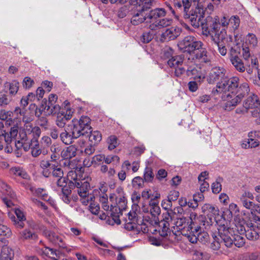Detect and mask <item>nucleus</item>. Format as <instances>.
<instances>
[{
  "instance_id": "9",
  "label": "nucleus",
  "mask_w": 260,
  "mask_h": 260,
  "mask_svg": "<svg viewBox=\"0 0 260 260\" xmlns=\"http://www.w3.org/2000/svg\"><path fill=\"white\" fill-rule=\"evenodd\" d=\"M254 196L253 194L249 191H245L241 193L239 197L240 201L243 206L251 210L252 214L255 211H258L256 208H259L258 205H255L251 200H253Z\"/></svg>"
},
{
  "instance_id": "32",
  "label": "nucleus",
  "mask_w": 260,
  "mask_h": 260,
  "mask_svg": "<svg viewBox=\"0 0 260 260\" xmlns=\"http://www.w3.org/2000/svg\"><path fill=\"white\" fill-rule=\"evenodd\" d=\"M101 172L109 178L112 179L114 177L116 172L114 167H109L106 165H103L100 168Z\"/></svg>"
},
{
  "instance_id": "41",
  "label": "nucleus",
  "mask_w": 260,
  "mask_h": 260,
  "mask_svg": "<svg viewBox=\"0 0 260 260\" xmlns=\"http://www.w3.org/2000/svg\"><path fill=\"white\" fill-rule=\"evenodd\" d=\"M10 171L11 173L15 176L20 177L23 179H27L28 177L26 172L19 167L12 168Z\"/></svg>"
},
{
  "instance_id": "11",
  "label": "nucleus",
  "mask_w": 260,
  "mask_h": 260,
  "mask_svg": "<svg viewBox=\"0 0 260 260\" xmlns=\"http://www.w3.org/2000/svg\"><path fill=\"white\" fill-rule=\"evenodd\" d=\"M150 213L151 216L150 217L149 216L144 217V225L148 224L149 229L152 226L157 225L159 223V220L157 218V216L159 215L160 213V209L159 206H154V207H150Z\"/></svg>"
},
{
  "instance_id": "15",
  "label": "nucleus",
  "mask_w": 260,
  "mask_h": 260,
  "mask_svg": "<svg viewBox=\"0 0 260 260\" xmlns=\"http://www.w3.org/2000/svg\"><path fill=\"white\" fill-rule=\"evenodd\" d=\"M240 229H238L240 234L245 233V236L246 238L250 240H256L259 238V236L257 233V231L256 230V224L252 223L247 224V229H243V227L241 226Z\"/></svg>"
},
{
  "instance_id": "4",
  "label": "nucleus",
  "mask_w": 260,
  "mask_h": 260,
  "mask_svg": "<svg viewBox=\"0 0 260 260\" xmlns=\"http://www.w3.org/2000/svg\"><path fill=\"white\" fill-rule=\"evenodd\" d=\"M239 85V79L237 77H233L227 80H223L218 82L215 89L212 90L214 94L227 93L236 94L237 93L238 86Z\"/></svg>"
},
{
  "instance_id": "43",
  "label": "nucleus",
  "mask_w": 260,
  "mask_h": 260,
  "mask_svg": "<svg viewBox=\"0 0 260 260\" xmlns=\"http://www.w3.org/2000/svg\"><path fill=\"white\" fill-rule=\"evenodd\" d=\"M21 127V125L20 121L16 122L15 124H14L13 126L11 127L10 131L9 133V134L12 141L14 140L16 137L17 136L18 131L19 129H20Z\"/></svg>"
},
{
  "instance_id": "25",
  "label": "nucleus",
  "mask_w": 260,
  "mask_h": 260,
  "mask_svg": "<svg viewBox=\"0 0 260 260\" xmlns=\"http://www.w3.org/2000/svg\"><path fill=\"white\" fill-rule=\"evenodd\" d=\"M259 103L258 97L255 94H252L248 97L243 103V107L246 109H253L257 107Z\"/></svg>"
},
{
  "instance_id": "20",
  "label": "nucleus",
  "mask_w": 260,
  "mask_h": 260,
  "mask_svg": "<svg viewBox=\"0 0 260 260\" xmlns=\"http://www.w3.org/2000/svg\"><path fill=\"white\" fill-rule=\"evenodd\" d=\"M225 70L221 67L213 68L207 77V81L209 84H213L217 80L222 78L225 75Z\"/></svg>"
},
{
  "instance_id": "34",
  "label": "nucleus",
  "mask_w": 260,
  "mask_h": 260,
  "mask_svg": "<svg viewBox=\"0 0 260 260\" xmlns=\"http://www.w3.org/2000/svg\"><path fill=\"white\" fill-rule=\"evenodd\" d=\"M231 61L236 70L240 72L245 71V67L242 60L237 56L231 57Z\"/></svg>"
},
{
  "instance_id": "14",
  "label": "nucleus",
  "mask_w": 260,
  "mask_h": 260,
  "mask_svg": "<svg viewBox=\"0 0 260 260\" xmlns=\"http://www.w3.org/2000/svg\"><path fill=\"white\" fill-rule=\"evenodd\" d=\"M25 134H24V140L26 139L27 135L32 137V144L35 143V145H38V138L41 134V129L38 126H34L32 123L24 125Z\"/></svg>"
},
{
  "instance_id": "39",
  "label": "nucleus",
  "mask_w": 260,
  "mask_h": 260,
  "mask_svg": "<svg viewBox=\"0 0 260 260\" xmlns=\"http://www.w3.org/2000/svg\"><path fill=\"white\" fill-rule=\"evenodd\" d=\"M67 179L69 181V186H75L77 182L81 181L78 179V176L76 171L73 170L68 172Z\"/></svg>"
},
{
  "instance_id": "42",
  "label": "nucleus",
  "mask_w": 260,
  "mask_h": 260,
  "mask_svg": "<svg viewBox=\"0 0 260 260\" xmlns=\"http://www.w3.org/2000/svg\"><path fill=\"white\" fill-rule=\"evenodd\" d=\"M7 84H8L9 86V94L12 96L16 95L19 88V82L14 80L11 83H7Z\"/></svg>"
},
{
  "instance_id": "64",
  "label": "nucleus",
  "mask_w": 260,
  "mask_h": 260,
  "mask_svg": "<svg viewBox=\"0 0 260 260\" xmlns=\"http://www.w3.org/2000/svg\"><path fill=\"white\" fill-rule=\"evenodd\" d=\"M34 81L30 77H26L23 79L22 85L26 89H29L34 84Z\"/></svg>"
},
{
  "instance_id": "10",
  "label": "nucleus",
  "mask_w": 260,
  "mask_h": 260,
  "mask_svg": "<svg viewBox=\"0 0 260 260\" xmlns=\"http://www.w3.org/2000/svg\"><path fill=\"white\" fill-rule=\"evenodd\" d=\"M77 154V148L74 145H70L61 152V156L64 159V165L70 169H75L76 166L70 160Z\"/></svg>"
},
{
  "instance_id": "13",
  "label": "nucleus",
  "mask_w": 260,
  "mask_h": 260,
  "mask_svg": "<svg viewBox=\"0 0 260 260\" xmlns=\"http://www.w3.org/2000/svg\"><path fill=\"white\" fill-rule=\"evenodd\" d=\"M56 125L60 127H63L67 122L71 119L73 111L71 109H62L59 110L56 113Z\"/></svg>"
},
{
  "instance_id": "24",
  "label": "nucleus",
  "mask_w": 260,
  "mask_h": 260,
  "mask_svg": "<svg viewBox=\"0 0 260 260\" xmlns=\"http://www.w3.org/2000/svg\"><path fill=\"white\" fill-rule=\"evenodd\" d=\"M94 197L93 194H90L87 197V199H85L82 200V203L85 205L89 204V209L93 214H98L100 211V206L98 204L94 202Z\"/></svg>"
},
{
  "instance_id": "5",
  "label": "nucleus",
  "mask_w": 260,
  "mask_h": 260,
  "mask_svg": "<svg viewBox=\"0 0 260 260\" xmlns=\"http://www.w3.org/2000/svg\"><path fill=\"white\" fill-rule=\"evenodd\" d=\"M204 8L198 5L195 10L190 11L189 13L185 14L183 16L185 19L188 20V21L190 23L192 26L198 28L201 25L203 29L202 25L206 23L208 18H212V17L208 16L203 21L202 19L204 17Z\"/></svg>"
},
{
  "instance_id": "7",
  "label": "nucleus",
  "mask_w": 260,
  "mask_h": 260,
  "mask_svg": "<svg viewBox=\"0 0 260 260\" xmlns=\"http://www.w3.org/2000/svg\"><path fill=\"white\" fill-rule=\"evenodd\" d=\"M203 43L198 41L194 38L193 43L191 46L190 54H194L197 61L201 63H208L211 62V57L207 50L203 48Z\"/></svg>"
},
{
  "instance_id": "33",
  "label": "nucleus",
  "mask_w": 260,
  "mask_h": 260,
  "mask_svg": "<svg viewBox=\"0 0 260 260\" xmlns=\"http://www.w3.org/2000/svg\"><path fill=\"white\" fill-rule=\"evenodd\" d=\"M19 238L22 240H36L38 238L37 235L30 230L25 229L20 233Z\"/></svg>"
},
{
  "instance_id": "35",
  "label": "nucleus",
  "mask_w": 260,
  "mask_h": 260,
  "mask_svg": "<svg viewBox=\"0 0 260 260\" xmlns=\"http://www.w3.org/2000/svg\"><path fill=\"white\" fill-rule=\"evenodd\" d=\"M14 213L17 216V228L20 229L23 228L24 226L23 221L26 220V218L23 212L19 209H15Z\"/></svg>"
},
{
  "instance_id": "16",
  "label": "nucleus",
  "mask_w": 260,
  "mask_h": 260,
  "mask_svg": "<svg viewBox=\"0 0 260 260\" xmlns=\"http://www.w3.org/2000/svg\"><path fill=\"white\" fill-rule=\"evenodd\" d=\"M181 29L179 27H171L162 32L160 36L161 41H169L176 39L181 34Z\"/></svg>"
},
{
  "instance_id": "28",
  "label": "nucleus",
  "mask_w": 260,
  "mask_h": 260,
  "mask_svg": "<svg viewBox=\"0 0 260 260\" xmlns=\"http://www.w3.org/2000/svg\"><path fill=\"white\" fill-rule=\"evenodd\" d=\"M79 136H74V129L72 128V134H69L66 131L60 134L61 141L66 145H70L73 142L74 139L79 138Z\"/></svg>"
},
{
  "instance_id": "3",
  "label": "nucleus",
  "mask_w": 260,
  "mask_h": 260,
  "mask_svg": "<svg viewBox=\"0 0 260 260\" xmlns=\"http://www.w3.org/2000/svg\"><path fill=\"white\" fill-rule=\"evenodd\" d=\"M136 210H132L125 217L124 221V228L127 231H133L136 234L140 233L141 231L143 233H148L151 230L149 229L148 224L144 225L138 223V215Z\"/></svg>"
},
{
  "instance_id": "53",
  "label": "nucleus",
  "mask_w": 260,
  "mask_h": 260,
  "mask_svg": "<svg viewBox=\"0 0 260 260\" xmlns=\"http://www.w3.org/2000/svg\"><path fill=\"white\" fill-rule=\"evenodd\" d=\"M11 101L8 98L7 91L0 92V105L1 106H5L8 105Z\"/></svg>"
},
{
  "instance_id": "40",
  "label": "nucleus",
  "mask_w": 260,
  "mask_h": 260,
  "mask_svg": "<svg viewBox=\"0 0 260 260\" xmlns=\"http://www.w3.org/2000/svg\"><path fill=\"white\" fill-rule=\"evenodd\" d=\"M183 63V58L181 56H176L172 57L168 61V65L172 68H176L178 66H182Z\"/></svg>"
},
{
  "instance_id": "52",
  "label": "nucleus",
  "mask_w": 260,
  "mask_h": 260,
  "mask_svg": "<svg viewBox=\"0 0 260 260\" xmlns=\"http://www.w3.org/2000/svg\"><path fill=\"white\" fill-rule=\"evenodd\" d=\"M188 75H190V73L192 75L194 76L193 78L198 82H201L205 78V76L201 73H199L197 70L195 69L187 71Z\"/></svg>"
},
{
  "instance_id": "60",
  "label": "nucleus",
  "mask_w": 260,
  "mask_h": 260,
  "mask_svg": "<svg viewBox=\"0 0 260 260\" xmlns=\"http://www.w3.org/2000/svg\"><path fill=\"white\" fill-rule=\"evenodd\" d=\"M71 193V189H67L65 188L63 189L62 191V199L63 202L67 204H69L70 202L71 199L70 195Z\"/></svg>"
},
{
  "instance_id": "18",
  "label": "nucleus",
  "mask_w": 260,
  "mask_h": 260,
  "mask_svg": "<svg viewBox=\"0 0 260 260\" xmlns=\"http://www.w3.org/2000/svg\"><path fill=\"white\" fill-rule=\"evenodd\" d=\"M57 100V96L55 94H51L48 99V102H46V106L44 110L48 113L49 114H56L60 110V107L56 104Z\"/></svg>"
},
{
  "instance_id": "57",
  "label": "nucleus",
  "mask_w": 260,
  "mask_h": 260,
  "mask_svg": "<svg viewBox=\"0 0 260 260\" xmlns=\"http://www.w3.org/2000/svg\"><path fill=\"white\" fill-rule=\"evenodd\" d=\"M108 149L110 150L114 149L118 145L117 139L115 136H111L108 139Z\"/></svg>"
},
{
  "instance_id": "54",
  "label": "nucleus",
  "mask_w": 260,
  "mask_h": 260,
  "mask_svg": "<svg viewBox=\"0 0 260 260\" xmlns=\"http://www.w3.org/2000/svg\"><path fill=\"white\" fill-rule=\"evenodd\" d=\"M99 200L102 204L103 209L106 211H108L110 207L108 203V196L106 194H103L102 195H101L100 196Z\"/></svg>"
},
{
  "instance_id": "12",
  "label": "nucleus",
  "mask_w": 260,
  "mask_h": 260,
  "mask_svg": "<svg viewBox=\"0 0 260 260\" xmlns=\"http://www.w3.org/2000/svg\"><path fill=\"white\" fill-rule=\"evenodd\" d=\"M173 228L176 227L177 231H180L182 234L186 231H189L192 229V219L190 218L182 217L174 220Z\"/></svg>"
},
{
  "instance_id": "29",
  "label": "nucleus",
  "mask_w": 260,
  "mask_h": 260,
  "mask_svg": "<svg viewBox=\"0 0 260 260\" xmlns=\"http://www.w3.org/2000/svg\"><path fill=\"white\" fill-rule=\"evenodd\" d=\"M162 216L163 221L161 223H165L167 225L173 226L176 216V213L174 212L172 210H168L165 213L163 214Z\"/></svg>"
},
{
  "instance_id": "63",
  "label": "nucleus",
  "mask_w": 260,
  "mask_h": 260,
  "mask_svg": "<svg viewBox=\"0 0 260 260\" xmlns=\"http://www.w3.org/2000/svg\"><path fill=\"white\" fill-rule=\"evenodd\" d=\"M246 41L252 46L254 47L257 44V39L255 35L253 34H249L246 38Z\"/></svg>"
},
{
  "instance_id": "59",
  "label": "nucleus",
  "mask_w": 260,
  "mask_h": 260,
  "mask_svg": "<svg viewBox=\"0 0 260 260\" xmlns=\"http://www.w3.org/2000/svg\"><path fill=\"white\" fill-rule=\"evenodd\" d=\"M140 195L139 194H138L137 193H134L132 194V200L134 203L132 210L137 211L138 209L139 208L138 204L140 201Z\"/></svg>"
},
{
  "instance_id": "6",
  "label": "nucleus",
  "mask_w": 260,
  "mask_h": 260,
  "mask_svg": "<svg viewBox=\"0 0 260 260\" xmlns=\"http://www.w3.org/2000/svg\"><path fill=\"white\" fill-rule=\"evenodd\" d=\"M73 128L74 129V136H81L88 135L91 132L92 127L90 125L91 120L87 116H82L80 118L72 120Z\"/></svg>"
},
{
  "instance_id": "17",
  "label": "nucleus",
  "mask_w": 260,
  "mask_h": 260,
  "mask_svg": "<svg viewBox=\"0 0 260 260\" xmlns=\"http://www.w3.org/2000/svg\"><path fill=\"white\" fill-rule=\"evenodd\" d=\"M241 95H236L227 93V94H223L222 98L226 102L224 105V109L226 110L230 111L233 109L241 101Z\"/></svg>"
},
{
  "instance_id": "26",
  "label": "nucleus",
  "mask_w": 260,
  "mask_h": 260,
  "mask_svg": "<svg viewBox=\"0 0 260 260\" xmlns=\"http://www.w3.org/2000/svg\"><path fill=\"white\" fill-rule=\"evenodd\" d=\"M153 2V0H132V4L136 6L137 8L146 11L151 8Z\"/></svg>"
},
{
  "instance_id": "23",
  "label": "nucleus",
  "mask_w": 260,
  "mask_h": 260,
  "mask_svg": "<svg viewBox=\"0 0 260 260\" xmlns=\"http://www.w3.org/2000/svg\"><path fill=\"white\" fill-rule=\"evenodd\" d=\"M194 39V37L192 36L185 37L178 44L179 49L183 52H187L190 54L191 46L193 43Z\"/></svg>"
},
{
  "instance_id": "8",
  "label": "nucleus",
  "mask_w": 260,
  "mask_h": 260,
  "mask_svg": "<svg viewBox=\"0 0 260 260\" xmlns=\"http://www.w3.org/2000/svg\"><path fill=\"white\" fill-rule=\"evenodd\" d=\"M218 235L217 236L223 242L224 245L227 247H231L233 244V237L235 232L233 228L229 227L224 223L218 225Z\"/></svg>"
},
{
  "instance_id": "2",
  "label": "nucleus",
  "mask_w": 260,
  "mask_h": 260,
  "mask_svg": "<svg viewBox=\"0 0 260 260\" xmlns=\"http://www.w3.org/2000/svg\"><path fill=\"white\" fill-rule=\"evenodd\" d=\"M166 14L163 8H156L150 11L147 14V21L150 23L149 28L151 30L158 31L161 28L167 27L172 25L173 20L170 18H162Z\"/></svg>"
},
{
  "instance_id": "51",
  "label": "nucleus",
  "mask_w": 260,
  "mask_h": 260,
  "mask_svg": "<svg viewBox=\"0 0 260 260\" xmlns=\"http://www.w3.org/2000/svg\"><path fill=\"white\" fill-rule=\"evenodd\" d=\"M144 183L143 179L139 176L136 177L132 180V186L135 189H139L144 187Z\"/></svg>"
},
{
  "instance_id": "55",
  "label": "nucleus",
  "mask_w": 260,
  "mask_h": 260,
  "mask_svg": "<svg viewBox=\"0 0 260 260\" xmlns=\"http://www.w3.org/2000/svg\"><path fill=\"white\" fill-rule=\"evenodd\" d=\"M51 171L52 175L54 177L59 178L63 176V170L60 167L56 166V164H55L54 167L52 168Z\"/></svg>"
},
{
  "instance_id": "27",
  "label": "nucleus",
  "mask_w": 260,
  "mask_h": 260,
  "mask_svg": "<svg viewBox=\"0 0 260 260\" xmlns=\"http://www.w3.org/2000/svg\"><path fill=\"white\" fill-rule=\"evenodd\" d=\"M137 13L135 14L132 18L131 22L134 25H138L143 22L144 20H148L147 18V13L145 11L141 10L137 8Z\"/></svg>"
},
{
  "instance_id": "47",
  "label": "nucleus",
  "mask_w": 260,
  "mask_h": 260,
  "mask_svg": "<svg viewBox=\"0 0 260 260\" xmlns=\"http://www.w3.org/2000/svg\"><path fill=\"white\" fill-rule=\"evenodd\" d=\"M154 174L151 168L146 167L145 169L143 180L145 182H151L154 178Z\"/></svg>"
},
{
  "instance_id": "49",
  "label": "nucleus",
  "mask_w": 260,
  "mask_h": 260,
  "mask_svg": "<svg viewBox=\"0 0 260 260\" xmlns=\"http://www.w3.org/2000/svg\"><path fill=\"white\" fill-rule=\"evenodd\" d=\"M202 210L204 213H211L214 215L218 214V210L217 209L209 204H205L202 207Z\"/></svg>"
},
{
  "instance_id": "22",
  "label": "nucleus",
  "mask_w": 260,
  "mask_h": 260,
  "mask_svg": "<svg viewBox=\"0 0 260 260\" xmlns=\"http://www.w3.org/2000/svg\"><path fill=\"white\" fill-rule=\"evenodd\" d=\"M38 252L44 258L48 257L53 260H58L60 257L59 253L56 250L48 247L39 248Z\"/></svg>"
},
{
  "instance_id": "21",
  "label": "nucleus",
  "mask_w": 260,
  "mask_h": 260,
  "mask_svg": "<svg viewBox=\"0 0 260 260\" xmlns=\"http://www.w3.org/2000/svg\"><path fill=\"white\" fill-rule=\"evenodd\" d=\"M75 186H76L78 188L77 192L81 197V202H82V200L84 199L87 200V197L90 195L88 193V190L90 187L89 183L87 181L83 180L80 182H77Z\"/></svg>"
},
{
  "instance_id": "37",
  "label": "nucleus",
  "mask_w": 260,
  "mask_h": 260,
  "mask_svg": "<svg viewBox=\"0 0 260 260\" xmlns=\"http://www.w3.org/2000/svg\"><path fill=\"white\" fill-rule=\"evenodd\" d=\"M249 91L250 88L247 82L239 83L237 90V93H238L237 95L242 96V100Z\"/></svg>"
},
{
  "instance_id": "48",
  "label": "nucleus",
  "mask_w": 260,
  "mask_h": 260,
  "mask_svg": "<svg viewBox=\"0 0 260 260\" xmlns=\"http://www.w3.org/2000/svg\"><path fill=\"white\" fill-rule=\"evenodd\" d=\"M196 231V233H198V229L195 228L191 230H190L189 231H186V233H184L183 234L186 235L188 240L192 243H196L198 241V237L196 235L193 234L194 231Z\"/></svg>"
},
{
  "instance_id": "58",
  "label": "nucleus",
  "mask_w": 260,
  "mask_h": 260,
  "mask_svg": "<svg viewBox=\"0 0 260 260\" xmlns=\"http://www.w3.org/2000/svg\"><path fill=\"white\" fill-rule=\"evenodd\" d=\"M213 237L214 240L211 244V248L214 250H217L220 247L221 244L223 243V242H221L219 238L216 235Z\"/></svg>"
},
{
  "instance_id": "50",
  "label": "nucleus",
  "mask_w": 260,
  "mask_h": 260,
  "mask_svg": "<svg viewBox=\"0 0 260 260\" xmlns=\"http://www.w3.org/2000/svg\"><path fill=\"white\" fill-rule=\"evenodd\" d=\"M229 24L234 30L238 29L239 26L240 20L237 16H232L229 19Z\"/></svg>"
},
{
  "instance_id": "1",
  "label": "nucleus",
  "mask_w": 260,
  "mask_h": 260,
  "mask_svg": "<svg viewBox=\"0 0 260 260\" xmlns=\"http://www.w3.org/2000/svg\"><path fill=\"white\" fill-rule=\"evenodd\" d=\"M207 21L203 26V35L210 37L217 45L219 53L224 56L227 52L226 48L221 42L225 38L226 32L224 29L219 30V20L217 18H208Z\"/></svg>"
},
{
  "instance_id": "30",
  "label": "nucleus",
  "mask_w": 260,
  "mask_h": 260,
  "mask_svg": "<svg viewBox=\"0 0 260 260\" xmlns=\"http://www.w3.org/2000/svg\"><path fill=\"white\" fill-rule=\"evenodd\" d=\"M3 128H4V124L2 122H0V143L9 145L11 143L12 140L9 133L6 132Z\"/></svg>"
},
{
  "instance_id": "45",
  "label": "nucleus",
  "mask_w": 260,
  "mask_h": 260,
  "mask_svg": "<svg viewBox=\"0 0 260 260\" xmlns=\"http://www.w3.org/2000/svg\"><path fill=\"white\" fill-rule=\"evenodd\" d=\"M116 202L117 205L120 210L125 209L127 204V200L125 196L120 197H116Z\"/></svg>"
},
{
  "instance_id": "36",
  "label": "nucleus",
  "mask_w": 260,
  "mask_h": 260,
  "mask_svg": "<svg viewBox=\"0 0 260 260\" xmlns=\"http://www.w3.org/2000/svg\"><path fill=\"white\" fill-rule=\"evenodd\" d=\"M87 136L89 137V140L94 144H97L102 140V135L100 132L98 131L89 132Z\"/></svg>"
},
{
  "instance_id": "56",
  "label": "nucleus",
  "mask_w": 260,
  "mask_h": 260,
  "mask_svg": "<svg viewBox=\"0 0 260 260\" xmlns=\"http://www.w3.org/2000/svg\"><path fill=\"white\" fill-rule=\"evenodd\" d=\"M67 181L68 180L67 178L63 176L57 179L56 182L57 185L61 188L62 191H63V189H64L65 188L67 189H71V187H72L71 186H67Z\"/></svg>"
},
{
  "instance_id": "62",
  "label": "nucleus",
  "mask_w": 260,
  "mask_h": 260,
  "mask_svg": "<svg viewBox=\"0 0 260 260\" xmlns=\"http://www.w3.org/2000/svg\"><path fill=\"white\" fill-rule=\"evenodd\" d=\"M153 38V35L150 31L144 32L141 37V41L143 43L150 42Z\"/></svg>"
},
{
  "instance_id": "19",
  "label": "nucleus",
  "mask_w": 260,
  "mask_h": 260,
  "mask_svg": "<svg viewBox=\"0 0 260 260\" xmlns=\"http://www.w3.org/2000/svg\"><path fill=\"white\" fill-rule=\"evenodd\" d=\"M44 235L53 244L58 245L59 247L66 248L67 246L63 242L62 236L52 232L49 230H45L44 231Z\"/></svg>"
},
{
  "instance_id": "31",
  "label": "nucleus",
  "mask_w": 260,
  "mask_h": 260,
  "mask_svg": "<svg viewBox=\"0 0 260 260\" xmlns=\"http://www.w3.org/2000/svg\"><path fill=\"white\" fill-rule=\"evenodd\" d=\"M14 253L12 249L8 246H3L0 255V260H12Z\"/></svg>"
},
{
  "instance_id": "61",
  "label": "nucleus",
  "mask_w": 260,
  "mask_h": 260,
  "mask_svg": "<svg viewBox=\"0 0 260 260\" xmlns=\"http://www.w3.org/2000/svg\"><path fill=\"white\" fill-rule=\"evenodd\" d=\"M120 158L117 155H109L105 156L104 161L107 164H110L113 162H115L116 164H118L119 162Z\"/></svg>"
},
{
  "instance_id": "46",
  "label": "nucleus",
  "mask_w": 260,
  "mask_h": 260,
  "mask_svg": "<svg viewBox=\"0 0 260 260\" xmlns=\"http://www.w3.org/2000/svg\"><path fill=\"white\" fill-rule=\"evenodd\" d=\"M12 113V112L10 111H7L5 110H2L0 111V119L2 120H7V124L10 125V122L12 121V119L11 118Z\"/></svg>"
},
{
  "instance_id": "44",
  "label": "nucleus",
  "mask_w": 260,
  "mask_h": 260,
  "mask_svg": "<svg viewBox=\"0 0 260 260\" xmlns=\"http://www.w3.org/2000/svg\"><path fill=\"white\" fill-rule=\"evenodd\" d=\"M233 238H234L233 243H234L236 246L242 247L244 245L245 243V239L241 236V234L238 235L235 233Z\"/></svg>"
},
{
  "instance_id": "38",
  "label": "nucleus",
  "mask_w": 260,
  "mask_h": 260,
  "mask_svg": "<svg viewBox=\"0 0 260 260\" xmlns=\"http://www.w3.org/2000/svg\"><path fill=\"white\" fill-rule=\"evenodd\" d=\"M0 191L4 195L10 196L11 198L14 197V193L10 187L2 180H0Z\"/></svg>"
}]
</instances>
